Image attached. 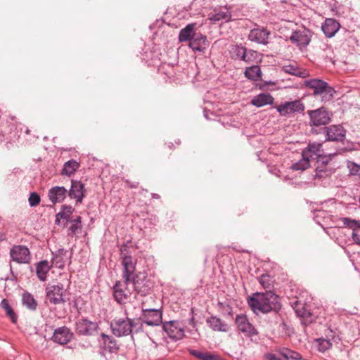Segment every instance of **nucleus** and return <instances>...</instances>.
Masks as SVG:
<instances>
[{"instance_id":"f257e3e1","label":"nucleus","mask_w":360,"mask_h":360,"mask_svg":"<svg viewBox=\"0 0 360 360\" xmlns=\"http://www.w3.org/2000/svg\"><path fill=\"white\" fill-rule=\"evenodd\" d=\"M248 303L255 314H266L270 311L277 313L281 309L280 297L272 290L254 293L248 298Z\"/></svg>"},{"instance_id":"f03ea898","label":"nucleus","mask_w":360,"mask_h":360,"mask_svg":"<svg viewBox=\"0 0 360 360\" xmlns=\"http://www.w3.org/2000/svg\"><path fill=\"white\" fill-rule=\"evenodd\" d=\"M126 317L115 318L110 323V329L112 333L117 337H125L134 333L143 332V322L140 319H131L128 317L127 312L125 311Z\"/></svg>"},{"instance_id":"7ed1b4c3","label":"nucleus","mask_w":360,"mask_h":360,"mask_svg":"<svg viewBox=\"0 0 360 360\" xmlns=\"http://www.w3.org/2000/svg\"><path fill=\"white\" fill-rule=\"evenodd\" d=\"M229 52L231 58L234 60L244 61L248 64L261 60L259 52L252 49H248L241 44L231 45Z\"/></svg>"},{"instance_id":"20e7f679","label":"nucleus","mask_w":360,"mask_h":360,"mask_svg":"<svg viewBox=\"0 0 360 360\" xmlns=\"http://www.w3.org/2000/svg\"><path fill=\"white\" fill-rule=\"evenodd\" d=\"M304 86L312 90L314 96H321L322 101L331 100L335 93V89L322 79H311L305 80Z\"/></svg>"},{"instance_id":"39448f33","label":"nucleus","mask_w":360,"mask_h":360,"mask_svg":"<svg viewBox=\"0 0 360 360\" xmlns=\"http://www.w3.org/2000/svg\"><path fill=\"white\" fill-rule=\"evenodd\" d=\"M309 117V125L311 127L312 133L319 134L316 127L321 126L326 127L328 124L332 119L333 114L325 107H321L316 110H310L307 111Z\"/></svg>"},{"instance_id":"423d86ee","label":"nucleus","mask_w":360,"mask_h":360,"mask_svg":"<svg viewBox=\"0 0 360 360\" xmlns=\"http://www.w3.org/2000/svg\"><path fill=\"white\" fill-rule=\"evenodd\" d=\"M141 314L139 318L143 324L149 326H157L162 322V311L155 307H148L147 301L141 303Z\"/></svg>"},{"instance_id":"0eeeda50","label":"nucleus","mask_w":360,"mask_h":360,"mask_svg":"<svg viewBox=\"0 0 360 360\" xmlns=\"http://www.w3.org/2000/svg\"><path fill=\"white\" fill-rule=\"evenodd\" d=\"M129 244H131L130 240L124 243L120 248L121 264L123 267L122 271H124V276L127 280L129 279L131 274L136 271L137 263V259L133 257L131 255Z\"/></svg>"},{"instance_id":"6e6552de","label":"nucleus","mask_w":360,"mask_h":360,"mask_svg":"<svg viewBox=\"0 0 360 360\" xmlns=\"http://www.w3.org/2000/svg\"><path fill=\"white\" fill-rule=\"evenodd\" d=\"M130 283L133 284L134 290L141 296L150 294L153 288V283L145 272L133 273L131 276Z\"/></svg>"},{"instance_id":"1a4fd4ad","label":"nucleus","mask_w":360,"mask_h":360,"mask_svg":"<svg viewBox=\"0 0 360 360\" xmlns=\"http://www.w3.org/2000/svg\"><path fill=\"white\" fill-rule=\"evenodd\" d=\"M46 298L53 305L65 304L68 300L66 298V290L62 283L48 285L46 288Z\"/></svg>"},{"instance_id":"9d476101","label":"nucleus","mask_w":360,"mask_h":360,"mask_svg":"<svg viewBox=\"0 0 360 360\" xmlns=\"http://www.w3.org/2000/svg\"><path fill=\"white\" fill-rule=\"evenodd\" d=\"M235 324L238 330L251 340L259 335V331L255 326L250 323L246 314H237L235 318Z\"/></svg>"},{"instance_id":"9b49d317","label":"nucleus","mask_w":360,"mask_h":360,"mask_svg":"<svg viewBox=\"0 0 360 360\" xmlns=\"http://www.w3.org/2000/svg\"><path fill=\"white\" fill-rule=\"evenodd\" d=\"M281 117H290L293 114H302L305 110V105L300 99L292 101H285L276 107Z\"/></svg>"},{"instance_id":"f8f14e48","label":"nucleus","mask_w":360,"mask_h":360,"mask_svg":"<svg viewBox=\"0 0 360 360\" xmlns=\"http://www.w3.org/2000/svg\"><path fill=\"white\" fill-rule=\"evenodd\" d=\"M131 275L132 274H131L129 277V279L127 280L124 276V271H122V276L123 281H117L112 288L113 297L115 300L119 304L125 303L131 294L130 290L128 288V285L131 281Z\"/></svg>"},{"instance_id":"ddd939ff","label":"nucleus","mask_w":360,"mask_h":360,"mask_svg":"<svg viewBox=\"0 0 360 360\" xmlns=\"http://www.w3.org/2000/svg\"><path fill=\"white\" fill-rule=\"evenodd\" d=\"M98 323L87 318L83 317L75 322V331L79 336H93L98 333Z\"/></svg>"},{"instance_id":"4468645a","label":"nucleus","mask_w":360,"mask_h":360,"mask_svg":"<svg viewBox=\"0 0 360 360\" xmlns=\"http://www.w3.org/2000/svg\"><path fill=\"white\" fill-rule=\"evenodd\" d=\"M312 35L313 32L309 29L297 30L292 32L290 41L302 51L307 49L311 42Z\"/></svg>"},{"instance_id":"2eb2a0df","label":"nucleus","mask_w":360,"mask_h":360,"mask_svg":"<svg viewBox=\"0 0 360 360\" xmlns=\"http://www.w3.org/2000/svg\"><path fill=\"white\" fill-rule=\"evenodd\" d=\"M10 257L18 264H28L31 261L30 251L25 245H13L10 250Z\"/></svg>"},{"instance_id":"dca6fc26","label":"nucleus","mask_w":360,"mask_h":360,"mask_svg":"<svg viewBox=\"0 0 360 360\" xmlns=\"http://www.w3.org/2000/svg\"><path fill=\"white\" fill-rule=\"evenodd\" d=\"M163 330L173 340H179L184 336V330L178 321L165 322L162 326Z\"/></svg>"},{"instance_id":"f3484780","label":"nucleus","mask_w":360,"mask_h":360,"mask_svg":"<svg viewBox=\"0 0 360 360\" xmlns=\"http://www.w3.org/2000/svg\"><path fill=\"white\" fill-rule=\"evenodd\" d=\"M325 134V141H342L345 138L346 131L340 125H331L321 128Z\"/></svg>"},{"instance_id":"a211bd4d","label":"nucleus","mask_w":360,"mask_h":360,"mask_svg":"<svg viewBox=\"0 0 360 360\" xmlns=\"http://www.w3.org/2000/svg\"><path fill=\"white\" fill-rule=\"evenodd\" d=\"M68 194L71 199H75L76 204L82 203L83 198L86 197V190L84 184L81 181H71V188L68 191Z\"/></svg>"},{"instance_id":"6ab92c4d","label":"nucleus","mask_w":360,"mask_h":360,"mask_svg":"<svg viewBox=\"0 0 360 360\" xmlns=\"http://www.w3.org/2000/svg\"><path fill=\"white\" fill-rule=\"evenodd\" d=\"M342 223L340 227H348L352 230V238L353 241L360 245V221L352 219L348 217H342L340 219Z\"/></svg>"},{"instance_id":"aec40b11","label":"nucleus","mask_w":360,"mask_h":360,"mask_svg":"<svg viewBox=\"0 0 360 360\" xmlns=\"http://www.w3.org/2000/svg\"><path fill=\"white\" fill-rule=\"evenodd\" d=\"M270 32L264 27L254 28L248 34V39L257 44L266 45L269 44Z\"/></svg>"},{"instance_id":"412c9836","label":"nucleus","mask_w":360,"mask_h":360,"mask_svg":"<svg viewBox=\"0 0 360 360\" xmlns=\"http://www.w3.org/2000/svg\"><path fill=\"white\" fill-rule=\"evenodd\" d=\"M330 161V156L327 155H321L317 160H316L315 162V178H324L328 176L330 173V171L328 169V164Z\"/></svg>"},{"instance_id":"4be33fe9","label":"nucleus","mask_w":360,"mask_h":360,"mask_svg":"<svg viewBox=\"0 0 360 360\" xmlns=\"http://www.w3.org/2000/svg\"><path fill=\"white\" fill-rule=\"evenodd\" d=\"M73 333L67 326H62L56 328L51 338L52 340L59 345H66L72 338Z\"/></svg>"},{"instance_id":"5701e85b","label":"nucleus","mask_w":360,"mask_h":360,"mask_svg":"<svg viewBox=\"0 0 360 360\" xmlns=\"http://www.w3.org/2000/svg\"><path fill=\"white\" fill-rule=\"evenodd\" d=\"M322 143L313 142L309 143L307 148L302 152V157L308 159L309 161L316 160L322 155L320 153L321 150Z\"/></svg>"},{"instance_id":"b1692460","label":"nucleus","mask_w":360,"mask_h":360,"mask_svg":"<svg viewBox=\"0 0 360 360\" xmlns=\"http://www.w3.org/2000/svg\"><path fill=\"white\" fill-rule=\"evenodd\" d=\"M209 46V42L205 35L200 32H196L189 42V46L193 51L203 52Z\"/></svg>"},{"instance_id":"393cba45","label":"nucleus","mask_w":360,"mask_h":360,"mask_svg":"<svg viewBox=\"0 0 360 360\" xmlns=\"http://www.w3.org/2000/svg\"><path fill=\"white\" fill-rule=\"evenodd\" d=\"M68 194V190L63 186L52 187L48 193L49 199L53 204L63 202Z\"/></svg>"},{"instance_id":"a878e982","label":"nucleus","mask_w":360,"mask_h":360,"mask_svg":"<svg viewBox=\"0 0 360 360\" xmlns=\"http://www.w3.org/2000/svg\"><path fill=\"white\" fill-rule=\"evenodd\" d=\"M340 27V23L333 18H326L321 26L322 31L328 38L333 37Z\"/></svg>"},{"instance_id":"bb28decb","label":"nucleus","mask_w":360,"mask_h":360,"mask_svg":"<svg viewBox=\"0 0 360 360\" xmlns=\"http://www.w3.org/2000/svg\"><path fill=\"white\" fill-rule=\"evenodd\" d=\"M206 322L214 331L228 332L229 330L228 323L216 316L208 317Z\"/></svg>"},{"instance_id":"cd10ccee","label":"nucleus","mask_w":360,"mask_h":360,"mask_svg":"<svg viewBox=\"0 0 360 360\" xmlns=\"http://www.w3.org/2000/svg\"><path fill=\"white\" fill-rule=\"evenodd\" d=\"M99 342L105 350L111 353L116 352L119 349L116 340L112 336L102 333L100 335Z\"/></svg>"},{"instance_id":"c85d7f7f","label":"nucleus","mask_w":360,"mask_h":360,"mask_svg":"<svg viewBox=\"0 0 360 360\" xmlns=\"http://www.w3.org/2000/svg\"><path fill=\"white\" fill-rule=\"evenodd\" d=\"M274 101V98L270 94L261 93L252 98L251 104L257 108H260L266 105H271Z\"/></svg>"},{"instance_id":"c756f323","label":"nucleus","mask_w":360,"mask_h":360,"mask_svg":"<svg viewBox=\"0 0 360 360\" xmlns=\"http://www.w3.org/2000/svg\"><path fill=\"white\" fill-rule=\"evenodd\" d=\"M282 70L287 74L295 75L301 78H306L309 76V73L306 69L301 68L295 64L283 65L282 67Z\"/></svg>"},{"instance_id":"7c9ffc66","label":"nucleus","mask_w":360,"mask_h":360,"mask_svg":"<svg viewBox=\"0 0 360 360\" xmlns=\"http://www.w3.org/2000/svg\"><path fill=\"white\" fill-rule=\"evenodd\" d=\"M68 251L64 248H60L55 252H52V265L56 268L63 269L65 265V257Z\"/></svg>"},{"instance_id":"2f4dec72","label":"nucleus","mask_w":360,"mask_h":360,"mask_svg":"<svg viewBox=\"0 0 360 360\" xmlns=\"http://www.w3.org/2000/svg\"><path fill=\"white\" fill-rule=\"evenodd\" d=\"M292 307L295 310L296 315L299 317H302L304 319L311 318L312 314L311 313L308 306L299 300H295L292 303Z\"/></svg>"},{"instance_id":"473e14b6","label":"nucleus","mask_w":360,"mask_h":360,"mask_svg":"<svg viewBox=\"0 0 360 360\" xmlns=\"http://www.w3.org/2000/svg\"><path fill=\"white\" fill-rule=\"evenodd\" d=\"M52 266L53 265H49L47 260H42L36 264L37 275L41 281H45L46 280L47 274Z\"/></svg>"},{"instance_id":"72a5a7b5","label":"nucleus","mask_w":360,"mask_h":360,"mask_svg":"<svg viewBox=\"0 0 360 360\" xmlns=\"http://www.w3.org/2000/svg\"><path fill=\"white\" fill-rule=\"evenodd\" d=\"M195 23L187 25L184 28L181 30L179 34V40L180 42L191 41L193 36L196 34L195 32Z\"/></svg>"},{"instance_id":"f704fd0d","label":"nucleus","mask_w":360,"mask_h":360,"mask_svg":"<svg viewBox=\"0 0 360 360\" xmlns=\"http://www.w3.org/2000/svg\"><path fill=\"white\" fill-rule=\"evenodd\" d=\"M189 354L200 360H222L218 354H212L209 352H202L193 349H188Z\"/></svg>"},{"instance_id":"c9c22d12","label":"nucleus","mask_w":360,"mask_h":360,"mask_svg":"<svg viewBox=\"0 0 360 360\" xmlns=\"http://www.w3.org/2000/svg\"><path fill=\"white\" fill-rule=\"evenodd\" d=\"M244 74L248 79L255 82L262 79V71L259 65H251L246 68Z\"/></svg>"},{"instance_id":"e433bc0d","label":"nucleus","mask_w":360,"mask_h":360,"mask_svg":"<svg viewBox=\"0 0 360 360\" xmlns=\"http://www.w3.org/2000/svg\"><path fill=\"white\" fill-rule=\"evenodd\" d=\"M79 163L77 162L75 160L71 159L63 165V169L61 171L62 175H66L70 176L74 174L75 172L79 167Z\"/></svg>"},{"instance_id":"4c0bfd02","label":"nucleus","mask_w":360,"mask_h":360,"mask_svg":"<svg viewBox=\"0 0 360 360\" xmlns=\"http://www.w3.org/2000/svg\"><path fill=\"white\" fill-rule=\"evenodd\" d=\"M22 302L30 311H35L38 306V303L34 296L28 292L22 293Z\"/></svg>"},{"instance_id":"58836bf2","label":"nucleus","mask_w":360,"mask_h":360,"mask_svg":"<svg viewBox=\"0 0 360 360\" xmlns=\"http://www.w3.org/2000/svg\"><path fill=\"white\" fill-rule=\"evenodd\" d=\"M0 306L5 311L6 316L10 318L11 322L13 323H16L18 321V316L10 305L8 300L7 299H4L1 301Z\"/></svg>"},{"instance_id":"ea45409f","label":"nucleus","mask_w":360,"mask_h":360,"mask_svg":"<svg viewBox=\"0 0 360 360\" xmlns=\"http://www.w3.org/2000/svg\"><path fill=\"white\" fill-rule=\"evenodd\" d=\"M74 210L75 209L71 205H63L61 211L56 216V224H58L60 219L68 220Z\"/></svg>"},{"instance_id":"a19ab883","label":"nucleus","mask_w":360,"mask_h":360,"mask_svg":"<svg viewBox=\"0 0 360 360\" xmlns=\"http://www.w3.org/2000/svg\"><path fill=\"white\" fill-rule=\"evenodd\" d=\"M231 14L228 11H219L215 13H210L209 15V19L212 22H219L220 20H224L229 22L231 19Z\"/></svg>"},{"instance_id":"79ce46f5","label":"nucleus","mask_w":360,"mask_h":360,"mask_svg":"<svg viewBox=\"0 0 360 360\" xmlns=\"http://www.w3.org/2000/svg\"><path fill=\"white\" fill-rule=\"evenodd\" d=\"M280 354L286 360H300L302 355L293 350L288 348H283L279 351Z\"/></svg>"},{"instance_id":"37998d69","label":"nucleus","mask_w":360,"mask_h":360,"mask_svg":"<svg viewBox=\"0 0 360 360\" xmlns=\"http://www.w3.org/2000/svg\"><path fill=\"white\" fill-rule=\"evenodd\" d=\"M316 343V347L319 352H325L332 347V343L330 340L321 338L315 340Z\"/></svg>"},{"instance_id":"c03bdc74","label":"nucleus","mask_w":360,"mask_h":360,"mask_svg":"<svg viewBox=\"0 0 360 360\" xmlns=\"http://www.w3.org/2000/svg\"><path fill=\"white\" fill-rule=\"evenodd\" d=\"M310 167V161L308 159L303 158L300 160L298 162L293 163L290 169L294 171H304Z\"/></svg>"},{"instance_id":"a18cd8bd","label":"nucleus","mask_w":360,"mask_h":360,"mask_svg":"<svg viewBox=\"0 0 360 360\" xmlns=\"http://www.w3.org/2000/svg\"><path fill=\"white\" fill-rule=\"evenodd\" d=\"M258 281L266 290H271L272 288V278L269 274H262L258 277Z\"/></svg>"},{"instance_id":"49530a36","label":"nucleus","mask_w":360,"mask_h":360,"mask_svg":"<svg viewBox=\"0 0 360 360\" xmlns=\"http://www.w3.org/2000/svg\"><path fill=\"white\" fill-rule=\"evenodd\" d=\"M217 308L221 312L228 316L232 317L233 315V307L227 302H222L219 301L217 304Z\"/></svg>"},{"instance_id":"de8ad7c7","label":"nucleus","mask_w":360,"mask_h":360,"mask_svg":"<svg viewBox=\"0 0 360 360\" xmlns=\"http://www.w3.org/2000/svg\"><path fill=\"white\" fill-rule=\"evenodd\" d=\"M8 127L9 128L8 130H6V129H1L0 131V142H3L6 140H8L9 142L11 141V137H8L7 136L9 134H11V131L15 127L14 124L11 123L8 125Z\"/></svg>"},{"instance_id":"09e8293b","label":"nucleus","mask_w":360,"mask_h":360,"mask_svg":"<svg viewBox=\"0 0 360 360\" xmlns=\"http://www.w3.org/2000/svg\"><path fill=\"white\" fill-rule=\"evenodd\" d=\"M41 201L40 195L37 192H32L30 193L28 202L31 207H36L39 205Z\"/></svg>"},{"instance_id":"8fccbe9b","label":"nucleus","mask_w":360,"mask_h":360,"mask_svg":"<svg viewBox=\"0 0 360 360\" xmlns=\"http://www.w3.org/2000/svg\"><path fill=\"white\" fill-rule=\"evenodd\" d=\"M82 229V225L78 226L76 223L72 224L68 229V236H74L79 233Z\"/></svg>"},{"instance_id":"3c124183","label":"nucleus","mask_w":360,"mask_h":360,"mask_svg":"<svg viewBox=\"0 0 360 360\" xmlns=\"http://www.w3.org/2000/svg\"><path fill=\"white\" fill-rule=\"evenodd\" d=\"M279 328H281L282 333L284 335H287L288 333L289 326L284 320H282L281 323L279 324Z\"/></svg>"},{"instance_id":"603ef678","label":"nucleus","mask_w":360,"mask_h":360,"mask_svg":"<svg viewBox=\"0 0 360 360\" xmlns=\"http://www.w3.org/2000/svg\"><path fill=\"white\" fill-rule=\"evenodd\" d=\"M351 173L353 175L360 176V165L354 163L351 167Z\"/></svg>"},{"instance_id":"864d4df0","label":"nucleus","mask_w":360,"mask_h":360,"mask_svg":"<svg viewBox=\"0 0 360 360\" xmlns=\"http://www.w3.org/2000/svg\"><path fill=\"white\" fill-rule=\"evenodd\" d=\"M124 182L126 185L130 188H137L139 184L138 181H131L129 179H126Z\"/></svg>"},{"instance_id":"5fc2aeb1","label":"nucleus","mask_w":360,"mask_h":360,"mask_svg":"<svg viewBox=\"0 0 360 360\" xmlns=\"http://www.w3.org/2000/svg\"><path fill=\"white\" fill-rule=\"evenodd\" d=\"M264 356L266 360H281L280 357L273 353H267Z\"/></svg>"},{"instance_id":"6e6d98bb","label":"nucleus","mask_w":360,"mask_h":360,"mask_svg":"<svg viewBox=\"0 0 360 360\" xmlns=\"http://www.w3.org/2000/svg\"><path fill=\"white\" fill-rule=\"evenodd\" d=\"M72 223H76L78 226L82 225V217L77 216L75 219L70 220Z\"/></svg>"},{"instance_id":"4d7b16f0","label":"nucleus","mask_w":360,"mask_h":360,"mask_svg":"<svg viewBox=\"0 0 360 360\" xmlns=\"http://www.w3.org/2000/svg\"><path fill=\"white\" fill-rule=\"evenodd\" d=\"M189 323L190 325H191L193 327L195 326V319L193 316H192V318L190 319L189 321Z\"/></svg>"},{"instance_id":"13d9d810","label":"nucleus","mask_w":360,"mask_h":360,"mask_svg":"<svg viewBox=\"0 0 360 360\" xmlns=\"http://www.w3.org/2000/svg\"><path fill=\"white\" fill-rule=\"evenodd\" d=\"M6 240V235L3 233H0V242Z\"/></svg>"},{"instance_id":"bf43d9fd","label":"nucleus","mask_w":360,"mask_h":360,"mask_svg":"<svg viewBox=\"0 0 360 360\" xmlns=\"http://www.w3.org/2000/svg\"><path fill=\"white\" fill-rule=\"evenodd\" d=\"M167 147L169 148V149H173L174 148V144L172 143H169L167 144Z\"/></svg>"},{"instance_id":"052dcab7","label":"nucleus","mask_w":360,"mask_h":360,"mask_svg":"<svg viewBox=\"0 0 360 360\" xmlns=\"http://www.w3.org/2000/svg\"><path fill=\"white\" fill-rule=\"evenodd\" d=\"M351 39H352V43H353V42H355V41H356V40H355V39L353 37V36H352V32H351Z\"/></svg>"},{"instance_id":"680f3d73","label":"nucleus","mask_w":360,"mask_h":360,"mask_svg":"<svg viewBox=\"0 0 360 360\" xmlns=\"http://www.w3.org/2000/svg\"><path fill=\"white\" fill-rule=\"evenodd\" d=\"M153 198H159V195L158 194H153Z\"/></svg>"},{"instance_id":"e2e57ef3","label":"nucleus","mask_w":360,"mask_h":360,"mask_svg":"<svg viewBox=\"0 0 360 360\" xmlns=\"http://www.w3.org/2000/svg\"><path fill=\"white\" fill-rule=\"evenodd\" d=\"M150 299L153 300V302H155V296H151L150 297Z\"/></svg>"},{"instance_id":"0e129e2a","label":"nucleus","mask_w":360,"mask_h":360,"mask_svg":"<svg viewBox=\"0 0 360 360\" xmlns=\"http://www.w3.org/2000/svg\"><path fill=\"white\" fill-rule=\"evenodd\" d=\"M164 68H165V65H162L160 67V70L164 69Z\"/></svg>"},{"instance_id":"69168bd1","label":"nucleus","mask_w":360,"mask_h":360,"mask_svg":"<svg viewBox=\"0 0 360 360\" xmlns=\"http://www.w3.org/2000/svg\"><path fill=\"white\" fill-rule=\"evenodd\" d=\"M148 307H155L154 306H150L148 304Z\"/></svg>"},{"instance_id":"338daca9","label":"nucleus","mask_w":360,"mask_h":360,"mask_svg":"<svg viewBox=\"0 0 360 360\" xmlns=\"http://www.w3.org/2000/svg\"><path fill=\"white\" fill-rule=\"evenodd\" d=\"M26 133L27 134H29L30 133V131L28 129L26 130Z\"/></svg>"}]
</instances>
